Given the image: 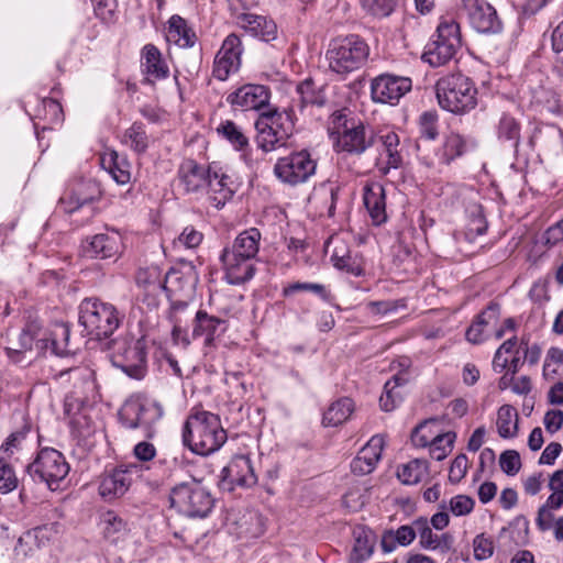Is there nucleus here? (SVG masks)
Returning a JSON list of instances; mask_svg holds the SVG:
<instances>
[{
    "mask_svg": "<svg viewBox=\"0 0 563 563\" xmlns=\"http://www.w3.org/2000/svg\"><path fill=\"white\" fill-rule=\"evenodd\" d=\"M104 168L109 170L112 178L119 184V185H125L131 179V173H130V164L126 159L120 158L119 154L117 152H112L109 156V159L107 161L103 158L102 161Z\"/></svg>",
    "mask_w": 563,
    "mask_h": 563,
    "instance_id": "45",
    "label": "nucleus"
},
{
    "mask_svg": "<svg viewBox=\"0 0 563 563\" xmlns=\"http://www.w3.org/2000/svg\"><path fill=\"white\" fill-rule=\"evenodd\" d=\"M121 142L137 155L144 154L150 145L145 125L142 122H134L123 132Z\"/></svg>",
    "mask_w": 563,
    "mask_h": 563,
    "instance_id": "35",
    "label": "nucleus"
},
{
    "mask_svg": "<svg viewBox=\"0 0 563 563\" xmlns=\"http://www.w3.org/2000/svg\"><path fill=\"white\" fill-rule=\"evenodd\" d=\"M103 537L110 542H117L128 532L126 522L114 511H106L101 517Z\"/></svg>",
    "mask_w": 563,
    "mask_h": 563,
    "instance_id": "43",
    "label": "nucleus"
},
{
    "mask_svg": "<svg viewBox=\"0 0 563 563\" xmlns=\"http://www.w3.org/2000/svg\"><path fill=\"white\" fill-rule=\"evenodd\" d=\"M354 410V402L349 397H343L332 402L323 413L322 422L327 427L342 424Z\"/></svg>",
    "mask_w": 563,
    "mask_h": 563,
    "instance_id": "37",
    "label": "nucleus"
},
{
    "mask_svg": "<svg viewBox=\"0 0 563 563\" xmlns=\"http://www.w3.org/2000/svg\"><path fill=\"white\" fill-rule=\"evenodd\" d=\"M375 131L362 122L351 123L349 130L336 139L340 151L360 155L375 144Z\"/></svg>",
    "mask_w": 563,
    "mask_h": 563,
    "instance_id": "19",
    "label": "nucleus"
},
{
    "mask_svg": "<svg viewBox=\"0 0 563 563\" xmlns=\"http://www.w3.org/2000/svg\"><path fill=\"white\" fill-rule=\"evenodd\" d=\"M170 507L188 518H206L214 507V498L200 481L191 479L174 486L169 493Z\"/></svg>",
    "mask_w": 563,
    "mask_h": 563,
    "instance_id": "8",
    "label": "nucleus"
},
{
    "mask_svg": "<svg viewBox=\"0 0 563 563\" xmlns=\"http://www.w3.org/2000/svg\"><path fill=\"white\" fill-rule=\"evenodd\" d=\"M354 120L347 118L346 109L334 111L330 117L329 131L331 134L341 136L344 130H349Z\"/></svg>",
    "mask_w": 563,
    "mask_h": 563,
    "instance_id": "56",
    "label": "nucleus"
},
{
    "mask_svg": "<svg viewBox=\"0 0 563 563\" xmlns=\"http://www.w3.org/2000/svg\"><path fill=\"white\" fill-rule=\"evenodd\" d=\"M227 438L219 416L205 410L190 413L183 428L184 444L199 455L218 451Z\"/></svg>",
    "mask_w": 563,
    "mask_h": 563,
    "instance_id": "2",
    "label": "nucleus"
},
{
    "mask_svg": "<svg viewBox=\"0 0 563 563\" xmlns=\"http://www.w3.org/2000/svg\"><path fill=\"white\" fill-rule=\"evenodd\" d=\"M124 319V313L110 302L90 297L78 307V321L87 335L102 340L111 336Z\"/></svg>",
    "mask_w": 563,
    "mask_h": 563,
    "instance_id": "5",
    "label": "nucleus"
},
{
    "mask_svg": "<svg viewBox=\"0 0 563 563\" xmlns=\"http://www.w3.org/2000/svg\"><path fill=\"white\" fill-rule=\"evenodd\" d=\"M177 178L186 194L207 190L210 203L217 209L223 208L235 191L231 177L217 163L206 166L191 158L184 159L178 167Z\"/></svg>",
    "mask_w": 563,
    "mask_h": 563,
    "instance_id": "1",
    "label": "nucleus"
},
{
    "mask_svg": "<svg viewBox=\"0 0 563 563\" xmlns=\"http://www.w3.org/2000/svg\"><path fill=\"white\" fill-rule=\"evenodd\" d=\"M500 318V305L496 301H490L479 313L472 320L471 324L465 331V339L467 342L478 345L484 343L487 335V328L495 324Z\"/></svg>",
    "mask_w": 563,
    "mask_h": 563,
    "instance_id": "25",
    "label": "nucleus"
},
{
    "mask_svg": "<svg viewBox=\"0 0 563 563\" xmlns=\"http://www.w3.org/2000/svg\"><path fill=\"white\" fill-rule=\"evenodd\" d=\"M499 465L504 473L509 476L516 475L521 468L520 455L515 450H507L499 456Z\"/></svg>",
    "mask_w": 563,
    "mask_h": 563,
    "instance_id": "55",
    "label": "nucleus"
},
{
    "mask_svg": "<svg viewBox=\"0 0 563 563\" xmlns=\"http://www.w3.org/2000/svg\"><path fill=\"white\" fill-rule=\"evenodd\" d=\"M298 291H310L318 295L323 300L330 299V292L322 284L317 283H292L284 287L282 294L284 297H289Z\"/></svg>",
    "mask_w": 563,
    "mask_h": 563,
    "instance_id": "48",
    "label": "nucleus"
},
{
    "mask_svg": "<svg viewBox=\"0 0 563 563\" xmlns=\"http://www.w3.org/2000/svg\"><path fill=\"white\" fill-rule=\"evenodd\" d=\"M141 67L150 78L162 80L168 77L169 68L161 51L154 44H146L141 51Z\"/></svg>",
    "mask_w": 563,
    "mask_h": 563,
    "instance_id": "31",
    "label": "nucleus"
},
{
    "mask_svg": "<svg viewBox=\"0 0 563 563\" xmlns=\"http://www.w3.org/2000/svg\"><path fill=\"white\" fill-rule=\"evenodd\" d=\"M218 133L225 139L234 150L244 152L250 147L249 137L243 133L242 129L233 121L227 120L222 122L218 129Z\"/></svg>",
    "mask_w": 563,
    "mask_h": 563,
    "instance_id": "44",
    "label": "nucleus"
},
{
    "mask_svg": "<svg viewBox=\"0 0 563 563\" xmlns=\"http://www.w3.org/2000/svg\"><path fill=\"white\" fill-rule=\"evenodd\" d=\"M474 506V499L466 495H456L450 500V510L456 517L468 515Z\"/></svg>",
    "mask_w": 563,
    "mask_h": 563,
    "instance_id": "58",
    "label": "nucleus"
},
{
    "mask_svg": "<svg viewBox=\"0 0 563 563\" xmlns=\"http://www.w3.org/2000/svg\"><path fill=\"white\" fill-rule=\"evenodd\" d=\"M242 53L241 38L235 33L229 34L222 42L213 60L212 75L214 78L224 81L232 73L238 71L241 66Z\"/></svg>",
    "mask_w": 563,
    "mask_h": 563,
    "instance_id": "15",
    "label": "nucleus"
},
{
    "mask_svg": "<svg viewBox=\"0 0 563 563\" xmlns=\"http://www.w3.org/2000/svg\"><path fill=\"white\" fill-rule=\"evenodd\" d=\"M111 363L133 379L146 375V351L142 340L118 342L111 355Z\"/></svg>",
    "mask_w": 563,
    "mask_h": 563,
    "instance_id": "12",
    "label": "nucleus"
},
{
    "mask_svg": "<svg viewBox=\"0 0 563 563\" xmlns=\"http://www.w3.org/2000/svg\"><path fill=\"white\" fill-rule=\"evenodd\" d=\"M166 38L180 47H191L195 44L196 34L188 27L185 19L174 14L168 20Z\"/></svg>",
    "mask_w": 563,
    "mask_h": 563,
    "instance_id": "33",
    "label": "nucleus"
},
{
    "mask_svg": "<svg viewBox=\"0 0 563 563\" xmlns=\"http://www.w3.org/2000/svg\"><path fill=\"white\" fill-rule=\"evenodd\" d=\"M69 335L70 329L66 323H55L49 335L43 340L44 346L57 356H65L70 352L68 349Z\"/></svg>",
    "mask_w": 563,
    "mask_h": 563,
    "instance_id": "36",
    "label": "nucleus"
},
{
    "mask_svg": "<svg viewBox=\"0 0 563 563\" xmlns=\"http://www.w3.org/2000/svg\"><path fill=\"white\" fill-rule=\"evenodd\" d=\"M43 111L45 112V119L51 124H58L63 121V109L59 102L54 99L43 100Z\"/></svg>",
    "mask_w": 563,
    "mask_h": 563,
    "instance_id": "60",
    "label": "nucleus"
},
{
    "mask_svg": "<svg viewBox=\"0 0 563 563\" xmlns=\"http://www.w3.org/2000/svg\"><path fill=\"white\" fill-rule=\"evenodd\" d=\"M65 456L52 448L42 449L35 460L26 466V473L34 482L45 483L51 490L59 488L69 473Z\"/></svg>",
    "mask_w": 563,
    "mask_h": 563,
    "instance_id": "10",
    "label": "nucleus"
},
{
    "mask_svg": "<svg viewBox=\"0 0 563 563\" xmlns=\"http://www.w3.org/2000/svg\"><path fill=\"white\" fill-rule=\"evenodd\" d=\"M202 239L201 232L197 231L194 227H186L175 243L186 249H195L200 245Z\"/></svg>",
    "mask_w": 563,
    "mask_h": 563,
    "instance_id": "59",
    "label": "nucleus"
},
{
    "mask_svg": "<svg viewBox=\"0 0 563 563\" xmlns=\"http://www.w3.org/2000/svg\"><path fill=\"white\" fill-rule=\"evenodd\" d=\"M295 121L292 108L279 110L276 107H268L262 110L254 123L257 148L271 153L285 146L294 133Z\"/></svg>",
    "mask_w": 563,
    "mask_h": 563,
    "instance_id": "3",
    "label": "nucleus"
},
{
    "mask_svg": "<svg viewBox=\"0 0 563 563\" xmlns=\"http://www.w3.org/2000/svg\"><path fill=\"white\" fill-rule=\"evenodd\" d=\"M329 245H334L331 254V262L333 266L335 267L336 265H342L350 253L346 245L343 243V241L334 238L330 239Z\"/></svg>",
    "mask_w": 563,
    "mask_h": 563,
    "instance_id": "64",
    "label": "nucleus"
},
{
    "mask_svg": "<svg viewBox=\"0 0 563 563\" xmlns=\"http://www.w3.org/2000/svg\"><path fill=\"white\" fill-rule=\"evenodd\" d=\"M369 56V46L356 34L333 38L325 53L329 68L346 76L362 68Z\"/></svg>",
    "mask_w": 563,
    "mask_h": 563,
    "instance_id": "7",
    "label": "nucleus"
},
{
    "mask_svg": "<svg viewBox=\"0 0 563 563\" xmlns=\"http://www.w3.org/2000/svg\"><path fill=\"white\" fill-rule=\"evenodd\" d=\"M224 319L198 310L192 321V339L203 338L205 346H213L216 341L227 331Z\"/></svg>",
    "mask_w": 563,
    "mask_h": 563,
    "instance_id": "20",
    "label": "nucleus"
},
{
    "mask_svg": "<svg viewBox=\"0 0 563 563\" xmlns=\"http://www.w3.org/2000/svg\"><path fill=\"white\" fill-rule=\"evenodd\" d=\"M563 506V489L553 490L545 503L539 508L536 523L541 531H548L552 528L554 515L552 510H558Z\"/></svg>",
    "mask_w": 563,
    "mask_h": 563,
    "instance_id": "38",
    "label": "nucleus"
},
{
    "mask_svg": "<svg viewBox=\"0 0 563 563\" xmlns=\"http://www.w3.org/2000/svg\"><path fill=\"white\" fill-rule=\"evenodd\" d=\"M271 91L264 85L246 84L231 92L227 97V102L233 108L243 111L265 110L269 106Z\"/></svg>",
    "mask_w": 563,
    "mask_h": 563,
    "instance_id": "17",
    "label": "nucleus"
},
{
    "mask_svg": "<svg viewBox=\"0 0 563 563\" xmlns=\"http://www.w3.org/2000/svg\"><path fill=\"white\" fill-rule=\"evenodd\" d=\"M262 239V234L258 229L250 228L241 232L233 241L230 247H225L224 250L234 253L241 254L246 258L254 260L260 251V242Z\"/></svg>",
    "mask_w": 563,
    "mask_h": 563,
    "instance_id": "32",
    "label": "nucleus"
},
{
    "mask_svg": "<svg viewBox=\"0 0 563 563\" xmlns=\"http://www.w3.org/2000/svg\"><path fill=\"white\" fill-rule=\"evenodd\" d=\"M183 276L177 271H169L164 276L158 266H148L140 268L136 273L135 279L139 286L152 287L155 289H163L169 296L176 292L174 284L179 283Z\"/></svg>",
    "mask_w": 563,
    "mask_h": 563,
    "instance_id": "27",
    "label": "nucleus"
},
{
    "mask_svg": "<svg viewBox=\"0 0 563 563\" xmlns=\"http://www.w3.org/2000/svg\"><path fill=\"white\" fill-rule=\"evenodd\" d=\"M250 24H254L252 30H254L264 42H269L276 37V25L274 22L266 21L263 16H255L253 21H250Z\"/></svg>",
    "mask_w": 563,
    "mask_h": 563,
    "instance_id": "57",
    "label": "nucleus"
},
{
    "mask_svg": "<svg viewBox=\"0 0 563 563\" xmlns=\"http://www.w3.org/2000/svg\"><path fill=\"white\" fill-rule=\"evenodd\" d=\"M363 200L373 224L380 225L387 221L385 188L382 184H367L363 189Z\"/></svg>",
    "mask_w": 563,
    "mask_h": 563,
    "instance_id": "30",
    "label": "nucleus"
},
{
    "mask_svg": "<svg viewBox=\"0 0 563 563\" xmlns=\"http://www.w3.org/2000/svg\"><path fill=\"white\" fill-rule=\"evenodd\" d=\"M297 92L300 96L301 106L323 107L327 102L325 87H317L312 79L308 78L297 86Z\"/></svg>",
    "mask_w": 563,
    "mask_h": 563,
    "instance_id": "41",
    "label": "nucleus"
},
{
    "mask_svg": "<svg viewBox=\"0 0 563 563\" xmlns=\"http://www.w3.org/2000/svg\"><path fill=\"white\" fill-rule=\"evenodd\" d=\"M155 465L162 470L163 476H172L173 473L179 470L183 465V459L176 451L162 452L155 462Z\"/></svg>",
    "mask_w": 563,
    "mask_h": 563,
    "instance_id": "51",
    "label": "nucleus"
},
{
    "mask_svg": "<svg viewBox=\"0 0 563 563\" xmlns=\"http://www.w3.org/2000/svg\"><path fill=\"white\" fill-rule=\"evenodd\" d=\"M317 165V159L308 150H300L279 157L273 172L283 184L297 186L307 183L316 174Z\"/></svg>",
    "mask_w": 563,
    "mask_h": 563,
    "instance_id": "11",
    "label": "nucleus"
},
{
    "mask_svg": "<svg viewBox=\"0 0 563 563\" xmlns=\"http://www.w3.org/2000/svg\"><path fill=\"white\" fill-rule=\"evenodd\" d=\"M256 483L257 476L247 455H235L221 472L220 485L223 489L250 488Z\"/></svg>",
    "mask_w": 563,
    "mask_h": 563,
    "instance_id": "16",
    "label": "nucleus"
},
{
    "mask_svg": "<svg viewBox=\"0 0 563 563\" xmlns=\"http://www.w3.org/2000/svg\"><path fill=\"white\" fill-rule=\"evenodd\" d=\"M460 15L465 16L478 33L498 34L503 31L496 9L486 0H462Z\"/></svg>",
    "mask_w": 563,
    "mask_h": 563,
    "instance_id": "13",
    "label": "nucleus"
},
{
    "mask_svg": "<svg viewBox=\"0 0 563 563\" xmlns=\"http://www.w3.org/2000/svg\"><path fill=\"white\" fill-rule=\"evenodd\" d=\"M122 240L117 231L98 233L82 242L84 253L92 258H110L119 254Z\"/></svg>",
    "mask_w": 563,
    "mask_h": 563,
    "instance_id": "23",
    "label": "nucleus"
},
{
    "mask_svg": "<svg viewBox=\"0 0 563 563\" xmlns=\"http://www.w3.org/2000/svg\"><path fill=\"white\" fill-rule=\"evenodd\" d=\"M375 144L380 143L383 152L375 161V167L379 175H387L390 169H396L401 165L402 158L398 152L399 136L389 129H380L375 132Z\"/></svg>",
    "mask_w": 563,
    "mask_h": 563,
    "instance_id": "18",
    "label": "nucleus"
},
{
    "mask_svg": "<svg viewBox=\"0 0 563 563\" xmlns=\"http://www.w3.org/2000/svg\"><path fill=\"white\" fill-rule=\"evenodd\" d=\"M439 106L454 114H465L478 103L475 82L461 71L440 77L434 85Z\"/></svg>",
    "mask_w": 563,
    "mask_h": 563,
    "instance_id": "4",
    "label": "nucleus"
},
{
    "mask_svg": "<svg viewBox=\"0 0 563 563\" xmlns=\"http://www.w3.org/2000/svg\"><path fill=\"white\" fill-rule=\"evenodd\" d=\"M408 382V375L406 373H400L394 375L391 379L385 383L384 391L379 398V406L382 410L390 412L400 404L401 394L396 389Z\"/></svg>",
    "mask_w": 563,
    "mask_h": 563,
    "instance_id": "34",
    "label": "nucleus"
},
{
    "mask_svg": "<svg viewBox=\"0 0 563 563\" xmlns=\"http://www.w3.org/2000/svg\"><path fill=\"white\" fill-rule=\"evenodd\" d=\"M468 467L470 461L466 454H457L449 468V482L451 484H459L466 476Z\"/></svg>",
    "mask_w": 563,
    "mask_h": 563,
    "instance_id": "53",
    "label": "nucleus"
},
{
    "mask_svg": "<svg viewBox=\"0 0 563 563\" xmlns=\"http://www.w3.org/2000/svg\"><path fill=\"white\" fill-rule=\"evenodd\" d=\"M19 478L14 468L4 459H0V493L8 494L16 489Z\"/></svg>",
    "mask_w": 563,
    "mask_h": 563,
    "instance_id": "52",
    "label": "nucleus"
},
{
    "mask_svg": "<svg viewBox=\"0 0 563 563\" xmlns=\"http://www.w3.org/2000/svg\"><path fill=\"white\" fill-rule=\"evenodd\" d=\"M95 14L104 22L112 19L117 2L115 0H91Z\"/></svg>",
    "mask_w": 563,
    "mask_h": 563,
    "instance_id": "61",
    "label": "nucleus"
},
{
    "mask_svg": "<svg viewBox=\"0 0 563 563\" xmlns=\"http://www.w3.org/2000/svg\"><path fill=\"white\" fill-rule=\"evenodd\" d=\"M462 45L460 25L453 19L442 18L435 34L424 49V62L432 67L446 64Z\"/></svg>",
    "mask_w": 563,
    "mask_h": 563,
    "instance_id": "9",
    "label": "nucleus"
},
{
    "mask_svg": "<svg viewBox=\"0 0 563 563\" xmlns=\"http://www.w3.org/2000/svg\"><path fill=\"white\" fill-rule=\"evenodd\" d=\"M220 260L225 273V279L231 285H241L255 274L253 260L223 250Z\"/></svg>",
    "mask_w": 563,
    "mask_h": 563,
    "instance_id": "26",
    "label": "nucleus"
},
{
    "mask_svg": "<svg viewBox=\"0 0 563 563\" xmlns=\"http://www.w3.org/2000/svg\"><path fill=\"white\" fill-rule=\"evenodd\" d=\"M454 538L451 533H433L424 523V549L446 553L452 549Z\"/></svg>",
    "mask_w": 563,
    "mask_h": 563,
    "instance_id": "46",
    "label": "nucleus"
},
{
    "mask_svg": "<svg viewBox=\"0 0 563 563\" xmlns=\"http://www.w3.org/2000/svg\"><path fill=\"white\" fill-rule=\"evenodd\" d=\"M497 431L500 438L509 439L517 435L518 413L510 405H503L497 411Z\"/></svg>",
    "mask_w": 563,
    "mask_h": 563,
    "instance_id": "40",
    "label": "nucleus"
},
{
    "mask_svg": "<svg viewBox=\"0 0 563 563\" xmlns=\"http://www.w3.org/2000/svg\"><path fill=\"white\" fill-rule=\"evenodd\" d=\"M386 439L384 434H375L362 448L358 454L351 462V471L355 475H366L374 471L382 457Z\"/></svg>",
    "mask_w": 563,
    "mask_h": 563,
    "instance_id": "24",
    "label": "nucleus"
},
{
    "mask_svg": "<svg viewBox=\"0 0 563 563\" xmlns=\"http://www.w3.org/2000/svg\"><path fill=\"white\" fill-rule=\"evenodd\" d=\"M164 408L159 401L144 393L131 395L119 410V420L129 430L141 429L145 438L155 434L154 424L162 419Z\"/></svg>",
    "mask_w": 563,
    "mask_h": 563,
    "instance_id": "6",
    "label": "nucleus"
},
{
    "mask_svg": "<svg viewBox=\"0 0 563 563\" xmlns=\"http://www.w3.org/2000/svg\"><path fill=\"white\" fill-rule=\"evenodd\" d=\"M409 77L382 74L371 82V96L374 102L396 104L400 98L411 90Z\"/></svg>",
    "mask_w": 563,
    "mask_h": 563,
    "instance_id": "14",
    "label": "nucleus"
},
{
    "mask_svg": "<svg viewBox=\"0 0 563 563\" xmlns=\"http://www.w3.org/2000/svg\"><path fill=\"white\" fill-rule=\"evenodd\" d=\"M455 440L454 431H445L437 434L430 442L424 441V448L428 446L432 460L442 461L452 452Z\"/></svg>",
    "mask_w": 563,
    "mask_h": 563,
    "instance_id": "39",
    "label": "nucleus"
},
{
    "mask_svg": "<svg viewBox=\"0 0 563 563\" xmlns=\"http://www.w3.org/2000/svg\"><path fill=\"white\" fill-rule=\"evenodd\" d=\"M473 549L476 560H487L494 554V541L484 533L477 534L473 540Z\"/></svg>",
    "mask_w": 563,
    "mask_h": 563,
    "instance_id": "54",
    "label": "nucleus"
},
{
    "mask_svg": "<svg viewBox=\"0 0 563 563\" xmlns=\"http://www.w3.org/2000/svg\"><path fill=\"white\" fill-rule=\"evenodd\" d=\"M496 136L501 145L512 150L516 162L527 161V156L520 151L521 123L518 119L503 113L496 125Z\"/></svg>",
    "mask_w": 563,
    "mask_h": 563,
    "instance_id": "21",
    "label": "nucleus"
},
{
    "mask_svg": "<svg viewBox=\"0 0 563 563\" xmlns=\"http://www.w3.org/2000/svg\"><path fill=\"white\" fill-rule=\"evenodd\" d=\"M416 538V531L410 526H401L396 531L388 530L382 537V549L385 553L393 552L397 545H408Z\"/></svg>",
    "mask_w": 563,
    "mask_h": 563,
    "instance_id": "42",
    "label": "nucleus"
},
{
    "mask_svg": "<svg viewBox=\"0 0 563 563\" xmlns=\"http://www.w3.org/2000/svg\"><path fill=\"white\" fill-rule=\"evenodd\" d=\"M98 195L99 190L92 183L80 181L60 197L58 206L65 213H74L81 207L91 203Z\"/></svg>",
    "mask_w": 563,
    "mask_h": 563,
    "instance_id": "29",
    "label": "nucleus"
},
{
    "mask_svg": "<svg viewBox=\"0 0 563 563\" xmlns=\"http://www.w3.org/2000/svg\"><path fill=\"white\" fill-rule=\"evenodd\" d=\"M397 476L400 482L406 485H413L419 483L422 477L420 459H415L406 464H402L397 471Z\"/></svg>",
    "mask_w": 563,
    "mask_h": 563,
    "instance_id": "49",
    "label": "nucleus"
},
{
    "mask_svg": "<svg viewBox=\"0 0 563 563\" xmlns=\"http://www.w3.org/2000/svg\"><path fill=\"white\" fill-rule=\"evenodd\" d=\"M374 550V538L371 533L365 531L355 534V541L353 545V556L357 563L367 560Z\"/></svg>",
    "mask_w": 563,
    "mask_h": 563,
    "instance_id": "47",
    "label": "nucleus"
},
{
    "mask_svg": "<svg viewBox=\"0 0 563 563\" xmlns=\"http://www.w3.org/2000/svg\"><path fill=\"white\" fill-rule=\"evenodd\" d=\"M428 150L433 152V156L428 155V165H446L465 153L466 141L462 135L452 132L439 144H430Z\"/></svg>",
    "mask_w": 563,
    "mask_h": 563,
    "instance_id": "22",
    "label": "nucleus"
},
{
    "mask_svg": "<svg viewBox=\"0 0 563 563\" xmlns=\"http://www.w3.org/2000/svg\"><path fill=\"white\" fill-rule=\"evenodd\" d=\"M132 484V474L128 470L114 468L106 472L99 484V495L107 501L122 497Z\"/></svg>",
    "mask_w": 563,
    "mask_h": 563,
    "instance_id": "28",
    "label": "nucleus"
},
{
    "mask_svg": "<svg viewBox=\"0 0 563 563\" xmlns=\"http://www.w3.org/2000/svg\"><path fill=\"white\" fill-rule=\"evenodd\" d=\"M398 0H361L362 8L373 16H388L395 9Z\"/></svg>",
    "mask_w": 563,
    "mask_h": 563,
    "instance_id": "50",
    "label": "nucleus"
},
{
    "mask_svg": "<svg viewBox=\"0 0 563 563\" xmlns=\"http://www.w3.org/2000/svg\"><path fill=\"white\" fill-rule=\"evenodd\" d=\"M486 231H487V221L484 218V216L478 213L470 220V222L466 227L465 235L468 240H473L474 238H476L478 235L485 234Z\"/></svg>",
    "mask_w": 563,
    "mask_h": 563,
    "instance_id": "62",
    "label": "nucleus"
},
{
    "mask_svg": "<svg viewBox=\"0 0 563 563\" xmlns=\"http://www.w3.org/2000/svg\"><path fill=\"white\" fill-rule=\"evenodd\" d=\"M543 423L549 433L558 432L563 426V411L559 409L548 410L544 415Z\"/></svg>",
    "mask_w": 563,
    "mask_h": 563,
    "instance_id": "63",
    "label": "nucleus"
}]
</instances>
